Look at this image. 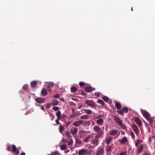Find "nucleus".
Wrapping results in <instances>:
<instances>
[{
  "mask_svg": "<svg viewBox=\"0 0 155 155\" xmlns=\"http://www.w3.org/2000/svg\"><path fill=\"white\" fill-rule=\"evenodd\" d=\"M60 118H57V119H56L55 120V122H56V124H59V120H60Z\"/></svg>",
  "mask_w": 155,
  "mask_h": 155,
  "instance_id": "50",
  "label": "nucleus"
},
{
  "mask_svg": "<svg viewBox=\"0 0 155 155\" xmlns=\"http://www.w3.org/2000/svg\"><path fill=\"white\" fill-rule=\"evenodd\" d=\"M93 129L94 132L98 133L101 131V128L97 126H95L93 127Z\"/></svg>",
  "mask_w": 155,
  "mask_h": 155,
  "instance_id": "11",
  "label": "nucleus"
},
{
  "mask_svg": "<svg viewBox=\"0 0 155 155\" xmlns=\"http://www.w3.org/2000/svg\"><path fill=\"white\" fill-rule=\"evenodd\" d=\"M28 87V84H25L24 85L22 88L24 90H26Z\"/></svg>",
  "mask_w": 155,
  "mask_h": 155,
  "instance_id": "44",
  "label": "nucleus"
},
{
  "mask_svg": "<svg viewBox=\"0 0 155 155\" xmlns=\"http://www.w3.org/2000/svg\"><path fill=\"white\" fill-rule=\"evenodd\" d=\"M143 148V146L142 145H140L138 148L137 151L138 153H140L142 151Z\"/></svg>",
  "mask_w": 155,
  "mask_h": 155,
  "instance_id": "24",
  "label": "nucleus"
},
{
  "mask_svg": "<svg viewBox=\"0 0 155 155\" xmlns=\"http://www.w3.org/2000/svg\"><path fill=\"white\" fill-rule=\"evenodd\" d=\"M54 153H55L57 154H58V152L57 151H55L54 152Z\"/></svg>",
  "mask_w": 155,
  "mask_h": 155,
  "instance_id": "59",
  "label": "nucleus"
},
{
  "mask_svg": "<svg viewBox=\"0 0 155 155\" xmlns=\"http://www.w3.org/2000/svg\"><path fill=\"white\" fill-rule=\"evenodd\" d=\"M49 115H50V117H51V120H53L54 117H55L54 116V115H53L52 114H51V113L50 112H49Z\"/></svg>",
  "mask_w": 155,
  "mask_h": 155,
  "instance_id": "43",
  "label": "nucleus"
},
{
  "mask_svg": "<svg viewBox=\"0 0 155 155\" xmlns=\"http://www.w3.org/2000/svg\"><path fill=\"white\" fill-rule=\"evenodd\" d=\"M73 143V140L71 138H69L68 139V145H71Z\"/></svg>",
  "mask_w": 155,
  "mask_h": 155,
  "instance_id": "42",
  "label": "nucleus"
},
{
  "mask_svg": "<svg viewBox=\"0 0 155 155\" xmlns=\"http://www.w3.org/2000/svg\"><path fill=\"white\" fill-rule=\"evenodd\" d=\"M104 135V133L103 131H101L100 132H98L96 135L95 136L99 139V138L102 137Z\"/></svg>",
  "mask_w": 155,
  "mask_h": 155,
  "instance_id": "15",
  "label": "nucleus"
},
{
  "mask_svg": "<svg viewBox=\"0 0 155 155\" xmlns=\"http://www.w3.org/2000/svg\"><path fill=\"white\" fill-rule=\"evenodd\" d=\"M37 84L36 82L35 81H33L31 82V86L32 87H34Z\"/></svg>",
  "mask_w": 155,
  "mask_h": 155,
  "instance_id": "35",
  "label": "nucleus"
},
{
  "mask_svg": "<svg viewBox=\"0 0 155 155\" xmlns=\"http://www.w3.org/2000/svg\"><path fill=\"white\" fill-rule=\"evenodd\" d=\"M62 141H64L65 142H66L67 141V140H64V139H63L62 140Z\"/></svg>",
  "mask_w": 155,
  "mask_h": 155,
  "instance_id": "57",
  "label": "nucleus"
},
{
  "mask_svg": "<svg viewBox=\"0 0 155 155\" xmlns=\"http://www.w3.org/2000/svg\"><path fill=\"white\" fill-rule=\"evenodd\" d=\"M28 112H27L25 113V115H27L28 114Z\"/></svg>",
  "mask_w": 155,
  "mask_h": 155,
  "instance_id": "64",
  "label": "nucleus"
},
{
  "mask_svg": "<svg viewBox=\"0 0 155 155\" xmlns=\"http://www.w3.org/2000/svg\"><path fill=\"white\" fill-rule=\"evenodd\" d=\"M118 112L120 114H122L124 113L123 110L122 109L120 110H118Z\"/></svg>",
  "mask_w": 155,
  "mask_h": 155,
  "instance_id": "48",
  "label": "nucleus"
},
{
  "mask_svg": "<svg viewBox=\"0 0 155 155\" xmlns=\"http://www.w3.org/2000/svg\"><path fill=\"white\" fill-rule=\"evenodd\" d=\"M130 135L131 136L132 138L133 139H134L135 137V136L134 133L132 131L130 132Z\"/></svg>",
  "mask_w": 155,
  "mask_h": 155,
  "instance_id": "37",
  "label": "nucleus"
},
{
  "mask_svg": "<svg viewBox=\"0 0 155 155\" xmlns=\"http://www.w3.org/2000/svg\"><path fill=\"white\" fill-rule=\"evenodd\" d=\"M83 107L82 105H81L79 107H78V109H80Z\"/></svg>",
  "mask_w": 155,
  "mask_h": 155,
  "instance_id": "56",
  "label": "nucleus"
},
{
  "mask_svg": "<svg viewBox=\"0 0 155 155\" xmlns=\"http://www.w3.org/2000/svg\"><path fill=\"white\" fill-rule=\"evenodd\" d=\"M59 96V95L58 94H56L54 96V97L56 98H58Z\"/></svg>",
  "mask_w": 155,
  "mask_h": 155,
  "instance_id": "52",
  "label": "nucleus"
},
{
  "mask_svg": "<svg viewBox=\"0 0 155 155\" xmlns=\"http://www.w3.org/2000/svg\"><path fill=\"white\" fill-rule=\"evenodd\" d=\"M117 130H116L114 129L111 130L110 131V134L111 136H114L117 133Z\"/></svg>",
  "mask_w": 155,
  "mask_h": 155,
  "instance_id": "16",
  "label": "nucleus"
},
{
  "mask_svg": "<svg viewBox=\"0 0 155 155\" xmlns=\"http://www.w3.org/2000/svg\"><path fill=\"white\" fill-rule=\"evenodd\" d=\"M83 122L84 121L82 120H79L74 122L73 124L75 126H78L81 124H82Z\"/></svg>",
  "mask_w": 155,
  "mask_h": 155,
  "instance_id": "14",
  "label": "nucleus"
},
{
  "mask_svg": "<svg viewBox=\"0 0 155 155\" xmlns=\"http://www.w3.org/2000/svg\"><path fill=\"white\" fill-rule=\"evenodd\" d=\"M90 124L91 121H88L85 122L83 125L85 126H88L90 125Z\"/></svg>",
  "mask_w": 155,
  "mask_h": 155,
  "instance_id": "26",
  "label": "nucleus"
},
{
  "mask_svg": "<svg viewBox=\"0 0 155 155\" xmlns=\"http://www.w3.org/2000/svg\"><path fill=\"white\" fill-rule=\"evenodd\" d=\"M94 95L96 96L97 97H99L100 96V93L99 92H96L95 93Z\"/></svg>",
  "mask_w": 155,
  "mask_h": 155,
  "instance_id": "49",
  "label": "nucleus"
},
{
  "mask_svg": "<svg viewBox=\"0 0 155 155\" xmlns=\"http://www.w3.org/2000/svg\"><path fill=\"white\" fill-rule=\"evenodd\" d=\"M58 104V101L57 100H54L52 102V104L53 106L56 105Z\"/></svg>",
  "mask_w": 155,
  "mask_h": 155,
  "instance_id": "31",
  "label": "nucleus"
},
{
  "mask_svg": "<svg viewBox=\"0 0 155 155\" xmlns=\"http://www.w3.org/2000/svg\"><path fill=\"white\" fill-rule=\"evenodd\" d=\"M84 90L86 92H89L92 91V89L91 87H87L85 88Z\"/></svg>",
  "mask_w": 155,
  "mask_h": 155,
  "instance_id": "22",
  "label": "nucleus"
},
{
  "mask_svg": "<svg viewBox=\"0 0 155 155\" xmlns=\"http://www.w3.org/2000/svg\"><path fill=\"white\" fill-rule=\"evenodd\" d=\"M78 132V129L76 127H72L70 129V132L73 135L76 134Z\"/></svg>",
  "mask_w": 155,
  "mask_h": 155,
  "instance_id": "13",
  "label": "nucleus"
},
{
  "mask_svg": "<svg viewBox=\"0 0 155 155\" xmlns=\"http://www.w3.org/2000/svg\"><path fill=\"white\" fill-rule=\"evenodd\" d=\"M84 110L85 113L88 114H93V111L91 110L88 109H85Z\"/></svg>",
  "mask_w": 155,
  "mask_h": 155,
  "instance_id": "20",
  "label": "nucleus"
},
{
  "mask_svg": "<svg viewBox=\"0 0 155 155\" xmlns=\"http://www.w3.org/2000/svg\"><path fill=\"white\" fill-rule=\"evenodd\" d=\"M59 131L60 133H62V132L64 130V127L63 126H61L59 127Z\"/></svg>",
  "mask_w": 155,
  "mask_h": 155,
  "instance_id": "39",
  "label": "nucleus"
},
{
  "mask_svg": "<svg viewBox=\"0 0 155 155\" xmlns=\"http://www.w3.org/2000/svg\"><path fill=\"white\" fill-rule=\"evenodd\" d=\"M103 100L106 102H107L109 100V98L106 96H104L103 97Z\"/></svg>",
  "mask_w": 155,
  "mask_h": 155,
  "instance_id": "40",
  "label": "nucleus"
},
{
  "mask_svg": "<svg viewBox=\"0 0 155 155\" xmlns=\"http://www.w3.org/2000/svg\"><path fill=\"white\" fill-rule=\"evenodd\" d=\"M41 109L43 110L44 111H45V109H44V107L43 106H42L41 107Z\"/></svg>",
  "mask_w": 155,
  "mask_h": 155,
  "instance_id": "55",
  "label": "nucleus"
},
{
  "mask_svg": "<svg viewBox=\"0 0 155 155\" xmlns=\"http://www.w3.org/2000/svg\"><path fill=\"white\" fill-rule=\"evenodd\" d=\"M11 152H15L17 155H18L19 153V150L16 148L15 146L14 145L12 146V150Z\"/></svg>",
  "mask_w": 155,
  "mask_h": 155,
  "instance_id": "8",
  "label": "nucleus"
},
{
  "mask_svg": "<svg viewBox=\"0 0 155 155\" xmlns=\"http://www.w3.org/2000/svg\"><path fill=\"white\" fill-rule=\"evenodd\" d=\"M127 153V151L125 150V151L120 153L119 154H117V155H126Z\"/></svg>",
  "mask_w": 155,
  "mask_h": 155,
  "instance_id": "41",
  "label": "nucleus"
},
{
  "mask_svg": "<svg viewBox=\"0 0 155 155\" xmlns=\"http://www.w3.org/2000/svg\"><path fill=\"white\" fill-rule=\"evenodd\" d=\"M71 91L72 92H75L76 91L77 89L76 87L73 86L71 87Z\"/></svg>",
  "mask_w": 155,
  "mask_h": 155,
  "instance_id": "28",
  "label": "nucleus"
},
{
  "mask_svg": "<svg viewBox=\"0 0 155 155\" xmlns=\"http://www.w3.org/2000/svg\"><path fill=\"white\" fill-rule=\"evenodd\" d=\"M97 102L98 103L101 104L103 106L104 105V103L102 100L101 99L98 100Z\"/></svg>",
  "mask_w": 155,
  "mask_h": 155,
  "instance_id": "33",
  "label": "nucleus"
},
{
  "mask_svg": "<svg viewBox=\"0 0 155 155\" xmlns=\"http://www.w3.org/2000/svg\"><path fill=\"white\" fill-rule=\"evenodd\" d=\"M142 113L143 114L144 116L146 117V118L147 119L150 116L149 113L144 110H143L142 111Z\"/></svg>",
  "mask_w": 155,
  "mask_h": 155,
  "instance_id": "18",
  "label": "nucleus"
},
{
  "mask_svg": "<svg viewBox=\"0 0 155 155\" xmlns=\"http://www.w3.org/2000/svg\"><path fill=\"white\" fill-rule=\"evenodd\" d=\"M104 149L102 147H99L96 155H102L104 153Z\"/></svg>",
  "mask_w": 155,
  "mask_h": 155,
  "instance_id": "2",
  "label": "nucleus"
},
{
  "mask_svg": "<svg viewBox=\"0 0 155 155\" xmlns=\"http://www.w3.org/2000/svg\"><path fill=\"white\" fill-rule=\"evenodd\" d=\"M135 120L137 123L139 125H140L141 124V121L140 120V119L137 118V117H136L135 119Z\"/></svg>",
  "mask_w": 155,
  "mask_h": 155,
  "instance_id": "25",
  "label": "nucleus"
},
{
  "mask_svg": "<svg viewBox=\"0 0 155 155\" xmlns=\"http://www.w3.org/2000/svg\"><path fill=\"white\" fill-rule=\"evenodd\" d=\"M59 109V108L58 107H53L52 108L53 110L55 111H57Z\"/></svg>",
  "mask_w": 155,
  "mask_h": 155,
  "instance_id": "45",
  "label": "nucleus"
},
{
  "mask_svg": "<svg viewBox=\"0 0 155 155\" xmlns=\"http://www.w3.org/2000/svg\"><path fill=\"white\" fill-rule=\"evenodd\" d=\"M61 112L60 111H57L56 114V115L58 118H60Z\"/></svg>",
  "mask_w": 155,
  "mask_h": 155,
  "instance_id": "36",
  "label": "nucleus"
},
{
  "mask_svg": "<svg viewBox=\"0 0 155 155\" xmlns=\"http://www.w3.org/2000/svg\"><path fill=\"white\" fill-rule=\"evenodd\" d=\"M53 83L52 82H50L49 83V84L48 85V88H49L50 87H53Z\"/></svg>",
  "mask_w": 155,
  "mask_h": 155,
  "instance_id": "47",
  "label": "nucleus"
},
{
  "mask_svg": "<svg viewBox=\"0 0 155 155\" xmlns=\"http://www.w3.org/2000/svg\"><path fill=\"white\" fill-rule=\"evenodd\" d=\"M61 100L62 101H63L64 100V99H63V98H62L61 99Z\"/></svg>",
  "mask_w": 155,
  "mask_h": 155,
  "instance_id": "63",
  "label": "nucleus"
},
{
  "mask_svg": "<svg viewBox=\"0 0 155 155\" xmlns=\"http://www.w3.org/2000/svg\"><path fill=\"white\" fill-rule=\"evenodd\" d=\"M90 121H91V124L92 126L94 125V122L93 121L91 120Z\"/></svg>",
  "mask_w": 155,
  "mask_h": 155,
  "instance_id": "54",
  "label": "nucleus"
},
{
  "mask_svg": "<svg viewBox=\"0 0 155 155\" xmlns=\"http://www.w3.org/2000/svg\"><path fill=\"white\" fill-rule=\"evenodd\" d=\"M132 128L135 133L137 135L139 132V129L137 126L135 124H133L132 125Z\"/></svg>",
  "mask_w": 155,
  "mask_h": 155,
  "instance_id": "6",
  "label": "nucleus"
},
{
  "mask_svg": "<svg viewBox=\"0 0 155 155\" xmlns=\"http://www.w3.org/2000/svg\"><path fill=\"white\" fill-rule=\"evenodd\" d=\"M115 107L118 110L120 109L121 107V104L118 102H115Z\"/></svg>",
  "mask_w": 155,
  "mask_h": 155,
  "instance_id": "21",
  "label": "nucleus"
},
{
  "mask_svg": "<svg viewBox=\"0 0 155 155\" xmlns=\"http://www.w3.org/2000/svg\"><path fill=\"white\" fill-rule=\"evenodd\" d=\"M41 94L43 96H45L47 94V91L44 89V88H43V89L41 91Z\"/></svg>",
  "mask_w": 155,
  "mask_h": 155,
  "instance_id": "23",
  "label": "nucleus"
},
{
  "mask_svg": "<svg viewBox=\"0 0 155 155\" xmlns=\"http://www.w3.org/2000/svg\"><path fill=\"white\" fill-rule=\"evenodd\" d=\"M92 141L91 142V143L94 144L95 146H97V145L98 143V139L95 136V138L94 139L92 138Z\"/></svg>",
  "mask_w": 155,
  "mask_h": 155,
  "instance_id": "7",
  "label": "nucleus"
},
{
  "mask_svg": "<svg viewBox=\"0 0 155 155\" xmlns=\"http://www.w3.org/2000/svg\"><path fill=\"white\" fill-rule=\"evenodd\" d=\"M91 151H88L85 149H81L78 151L79 155H91Z\"/></svg>",
  "mask_w": 155,
  "mask_h": 155,
  "instance_id": "1",
  "label": "nucleus"
},
{
  "mask_svg": "<svg viewBox=\"0 0 155 155\" xmlns=\"http://www.w3.org/2000/svg\"><path fill=\"white\" fill-rule=\"evenodd\" d=\"M114 119L115 121L119 125L121 124L123 122L122 120H120L119 118L117 117H114Z\"/></svg>",
  "mask_w": 155,
  "mask_h": 155,
  "instance_id": "12",
  "label": "nucleus"
},
{
  "mask_svg": "<svg viewBox=\"0 0 155 155\" xmlns=\"http://www.w3.org/2000/svg\"><path fill=\"white\" fill-rule=\"evenodd\" d=\"M121 128L124 130H126L127 129V127L122 123L120 125Z\"/></svg>",
  "mask_w": 155,
  "mask_h": 155,
  "instance_id": "27",
  "label": "nucleus"
},
{
  "mask_svg": "<svg viewBox=\"0 0 155 155\" xmlns=\"http://www.w3.org/2000/svg\"><path fill=\"white\" fill-rule=\"evenodd\" d=\"M111 146H107L106 147V151L108 152L110 151L111 150Z\"/></svg>",
  "mask_w": 155,
  "mask_h": 155,
  "instance_id": "32",
  "label": "nucleus"
},
{
  "mask_svg": "<svg viewBox=\"0 0 155 155\" xmlns=\"http://www.w3.org/2000/svg\"><path fill=\"white\" fill-rule=\"evenodd\" d=\"M20 155H25V153H22L20 154Z\"/></svg>",
  "mask_w": 155,
  "mask_h": 155,
  "instance_id": "58",
  "label": "nucleus"
},
{
  "mask_svg": "<svg viewBox=\"0 0 155 155\" xmlns=\"http://www.w3.org/2000/svg\"><path fill=\"white\" fill-rule=\"evenodd\" d=\"M112 138L111 136H109L108 138L105 140V142L107 144H110L112 140Z\"/></svg>",
  "mask_w": 155,
  "mask_h": 155,
  "instance_id": "19",
  "label": "nucleus"
},
{
  "mask_svg": "<svg viewBox=\"0 0 155 155\" xmlns=\"http://www.w3.org/2000/svg\"><path fill=\"white\" fill-rule=\"evenodd\" d=\"M76 142L77 143L81 144L82 143V141L78 139H77L76 140Z\"/></svg>",
  "mask_w": 155,
  "mask_h": 155,
  "instance_id": "38",
  "label": "nucleus"
},
{
  "mask_svg": "<svg viewBox=\"0 0 155 155\" xmlns=\"http://www.w3.org/2000/svg\"><path fill=\"white\" fill-rule=\"evenodd\" d=\"M142 141L141 140H137V142L135 143V146L137 147L140 143H142Z\"/></svg>",
  "mask_w": 155,
  "mask_h": 155,
  "instance_id": "34",
  "label": "nucleus"
},
{
  "mask_svg": "<svg viewBox=\"0 0 155 155\" xmlns=\"http://www.w3.org/2000/svg\"><path fill=\"white\" fill-rule=\"evenodd\" d=\"M67 148V145L65 144H63L60 146V149L61 150H63Z\"/></svg>",
  "mask_w": 155,
  "mask_h": 155,
  "instance_id": "29",
  "label": "nucleus"
},
{
  "mask_svg": "<svg viewBox=\"0 0 155 155\" xmlns=\"http://www.w3.org/2000/svg\"><path fill=\"white\" fill-rule=\"evenodd\" d=\"M104 122L102 118L97 119L96 120L97 123L101 126L103 125Z\"/></svg>",
  "mask_w": 155,
  "mask_h": 155,
  "instance_id": "17",
  "label": "nucleus"
},
{
  "mask_svg": "<svg viewBox=\"0 0 155 155\" xmlns=\"http://www.w3.org/2000/svg\"><path fill=\"white\" fill-rule=\"evenodd\" d=\"M66 134L67 136H68V132H66Z\"/></svg>",
  "mask_w": 155,
  "mask_h": 155,
  "instance_id": "61",
  "label": "nucleus"
},
{
  "mask_svg": "<svg viewBox=\"0 0 155 155\" xmlns=\"http://www.w3.org/2000/svg\"><path fill=\"white\" fill-rule=\"evenodd\" d=\"M80 118L81 119H87L88 118V116L87 115H84L81 116Z\"/></svg>",
  "mask_w": 155,
  "mask_h": 155,
  "instance_id": "30",
  "label": "nucleus"
},
{
  "mask_svg": "<svg viewBox=\"0 0 155 155\" xmlns=\"http://www.w3.org/2000/svg\"><path fill=\"white\" fill-rule=\"evenodd\" d=\"M84 83L82 82H80L79 83V85L81 86H82L84 85Z\"/></svg>",
  "mask_w": 155,
  "mask_h": 155,
  "instance_id": "53",
  "label": "nucleus"
},
{
  "mask_svg": "<svg viewBox=\"0 0 155 155\" xmlns=\"http://www.w3.org/2000/svg\"><path fill=\"white\" fill-rule=\"evenodd\" d=\"M118 141L121 144H124L127 142L128 140L127 137H124L122 139L119 140Z\"/></svg>",
  "mask_w": 155,
  "mask_h": 155,
  "instance_id": "9",
  "label": "nucleus"
},
{
  "mask_svg": "<svg viewBox=\"0 0 155 155\" xmlns=\"http://www.w3.org/2000/svg\"><path fill=\"white\" fill-rule=\"evenodd\" d=\"M48 105H48H47V107L48 108H49L50 107V106H49Z\"/></svg>",
  "mask_w": 155,
  "mask_h": 155,
  "instance_id": "62",
  "label": "nucleus"
},
{
  "mask_svg": "<svg viewBox=\"0 0 155 155\" xmlns=\"http://www.w3.org/2000/svg\"><path fill=\"white\" fill-rule=\"evenodd\" d=\"M45 98L38 97L35 99V101L38 103L41 104L45 102Z\"/></svg>",
  "mask_w": 155,
  "mask_h": 155,
  "instance_id": "5",
  "label": "nucleus"
},
{
  "mask_svg": "<svg viewBox=\"0 0 155 155\" xmlns=\"http://www.w3.org/2000/svg\"><path fill=\"white\" fill-rule=\"evenodd\" d=\"M90 132L88 131H86L85 130H82L80 131L79 133L81 135V137H84L87 134L89 133Z\"/></svg>",
  "mask_w": 155,
  "mask_h": 155,
  "instance_id": "10",
  "label": "nucleus"
},
{
  "mask_svg": "<svg viewBox=\"0 0 155 155\" xmlns=\"http://www.w3.org/2000/svg\"><path fill=\"white\" fill-rule=\"evenodd\" d=\"M94 138L93 134H90L88 135L86 137L83 139V142H88L90 140Z\"/></svg>",
  "mask_w": 155,
  "mask_h": 155,
  "instance_id": "3",
  "label": "nucleus"
},
{
  "mask_svg": "<svg viewBox=\"0 0 155 155\" xmlns=\"http://www.w3.org/2000/svg\"><path fill=\"white\" fill-rule=\"evenodd\" d=\"M85 103L91 107H94L95 106L94 102L92 100H87L85 101Z\"/></svg>",
  "mask_w": 155,
  "mask_h": 155,
  "instance_id": "4",
  "label": "nucleus"
},
{
  "mask_svg": "<svg viewBox=\"0 0 155 155\" xmlns=\"http://www.w3.org/2000/svg\"><path fill=\"white\" fill-rule=\"evenodd\" d=\"M122 110H123L124 112V111L125 113H127L128 111V108L126 107H124L122 109Z\"/></svg>",
  "mask_w": 155,
  "mask_h": 155,
  "instance_id": "46",
  "label": "nucleus"
},
{
  "mask_svg": "<svg viewBox=\"0 0 155 155\" xmlns=\"http://www.w3.org/2000/svg\"><path fill=\"white\" fill-rule=\"evenodd\" d=\"M11 147L10 146H8L7 147V150L8 151H11Z\"/></svg>",
  "mask_w": 155,
  "mask_h": 155,
  "instance_id": "51",
  "label": "nucleus"
},
{
  "mask_svg": "<svg viewBox=\"0 0 155 155\" xmlns=\"http://www.w3.org/2000/svg\"><path fill=\"white\" fill-rule=\"evenodd\" d=\"M152 138L154 139L155 140V136H152Z\"/></svg>",
  "mask_w": 155,
  "mask_h": 155,
  "instance_id": "60",
  "label": "nucleus"
}]
</instances>
